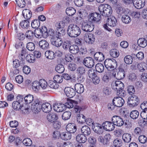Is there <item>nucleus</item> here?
Here are the masks:
<instances>
[{"instance_id":"8","label":"nucleus","mask_w":147,"mask_h":147,"mask_svg":"<svg viewBox=\"0 0 147 147\" xmlns=\"http://www.w3.org/2000/svg\"><path fill=\"white\" fill-rule=\"evenodd\" d=\"M119 96L114 97L113 100V103H114L116 107H122L124 103V100L120 96Z\"/></svg>"},{"instance_id":"21","label":"nucleus","mask_w":147,"mask_h":147,"mask_svg":"<svg viewBox=\"0 0 147 147\" xmlns=\"http://www.w3.org/2000/svg\"><path fill=\"white\" fill-rule=\"evenodd\" d=\"M107 22L108 26L114 27L116 25L117 20L115 17L113 16L111 17L110 18H108Z\"/></svg>"},{"instance_id":"29","label":"nucleus","mask_w":147,"mask_h":147,"mask_svg":"<svg viewBox=\"0 0 147 147\" xmlns=\"http://www.w3.org/2000/svg\"><path fill=\"white\" fill-rule=\"evenodd\" d=\"M69 50L71 53L76 54L78 53L79 49L78 46L77 45H73L69 47Z\"/></svg>"},{"instance_id":"17","label":"nucleus","mask_w":147,"mask_h":147,"mask_svg":"<svg viewBox=\"0 0 147 147\" xmlns=\"http://www.w3.org/2000/svg\"><path fill=\"white\" fill-rule=\"evenodd\" d=\"M39 46L40 48L42 50L46 51L49 48V44L46 40H42L39 42Z\"/></svg>"},{"instance_id":"36","label":"nucleus","mask_w":147,"mask_h":147,"mask_svg":"<svg viewBox=\"0 0 147 147\" xmlns=\"http://www.w3.org/2000/svg\"><path fill=\"white\" fill-rule=\"evenodd\" d=\"M131 136L128 133L124 134L122 136V138L123 141L126 143L130 142L131 140Z\"/></svg>"},{"instance_id":"62","label":"nucleus","mask_w":147,"mask_h":147,"mask_svg":"<svg viewBox=\"0 0 147 147\" xmlns=\"http://www.w3.org/2000/svg\"><path fill=\"white\" fill-rule=\"evenodd\" d=\"M114 133L116 137H120L123 134V131L120 129H116L115 130Z\"/></svg>"},{"instance_id":"32","label":"nucleus","mask_w":147,"mask_h":147,"mask_svg":"<svg viewBox=\"0 0 147 147\" xmlns=\"http://www.w3.org/2000/svg\"><path fill=\"white\" fill-rule=\"evenodd\" d=\"M24 100L26 104H30L31 103L32 101H34L33 96L32 95L28 94L24 98Z\"/></svg>"},{"instance_id":"42","label":"nucleus","mask_w":147,"mask_h":147,"mask_svg":"<svg viewBox=\"0 0 147 147\" xmlns=\"http://www.w3.org/2000/svg\"><path fill=\"white\" fill-rule=\"evenodd\" d=\"M40 32L41 33L42 36L44 38H47L48 36L47 30V28L43 26L40 30Z\"/></svg>"},{"instance_id":"5","label":"nucleus","mask_w":147,"mask_h":147,"mask_svg":"<svg viewBox=\"0 0 147 147\" xmlns=\"http://www.w3.org/2000/svg\"><path fill=\"white\" fill-rule=\"evenodd\" d=\"M61 34L59 32H57L56 35L52 36L51 41V44L57 47H59L62 45L63 41L61 38H60Z\"/></svg>"},{"instance_id":"23","label":"nucleus","mask_w":147,"mask_h":147,"mask_svg":"<svg viewBox=\"0 0 147 147\" xmlns=\"http://www.w3.org/2000/svg\"><path fill=\"white\" fill-rule=\"evenodd\" d=\"M137 67L138 70L140 72H143L147 70V65L144 62L138 63Z\"/></svg>"},{"instance_id":"12","label":"nucleus","mask_w":147,"mask_h":147,"mask_svg":"<svg viewBox=\"0 0 147 147\" xmlns=\"http://www.w3.org/2000/svg\"><path fill=\"white\" fill-rule=\"evenodd\" d=\"M102 125L104 129L107 131H112L115 128L114 123L109 121H106L103 123Z\"/></svg>"},{"instance_id":"44","label":"nucleus","mask_w":147,"mask_h":147,"mask_svg":"<svg viewBox=\"0 0 147 147\" xmlns=\"http://www.w3.org/2000/svg\"><path fill=\"white\" fill-rule=\"evenodd\" d=\"M40 87L43 89H45L48 86V84L47 81L44 79H40L39 81Z\"/></svg>"},{"instance_id":"60","label":"nucleus","mask_w":147,"mask_h":147,"mask_svg":"<svg viewBox=\"0 0 147 147\" xmlns=\"http://www.w3.org/2000/svg\"><path fill=\"white\" fill-rule=\"evenodd\" d=\"M26 54L27 52H26V50L24 49H22L21 51V54L19 55V59L20 60L23 61L24 60Z\"/></svg>"},{"instance_id":"27","label":"nucleus","mask_w":147,"mask_h":147,"mask_svg":"<svg viewBox=\"0 0 147 147\" xmlns=\"http://www.w3.org/2000/svg\"><path fill=\"white\" fill-rule=\"evenodd\" d=\"M76 140L80 143H84L87 140V138L84 135L79 134L76 136Z\"/></svg>"},{"instance_id":"34","label":"nucleus","mask_w":147,"mask_h":147,"mask_svg":"<svg viewBox=\"0 0 147 147\" xmlns=\"http://www.w3.org/2000/svg\"><path fill=\"white\" fill-rule=\"evenodd\" d=\"M59 116H60L54 113H49L46 115L47 119H58Z\"/></svg>"},{"instance_id":"48","label":"nucleus","mask_w":147,"mask_h":147,"mask_svg":"<svg viewBox=\"0 0 147 147\" xmlns=\"http://www.w3.org/2000/svg\"><path fill=\"white\" fill-rule=\"evenodd\" d=\"M56 71L58 73H62L65 70V68L62 65L58 64L55 68Z\"/></svg>"},{"instance_id":"30","label":"nucleus","mask_w":147,"mask_h":147,"mask_svg":"<svg viewBox=\"0 0 147 147\" xmlns=\"http://www.w3.org/2000/svg\"><path fill=\"white\" fill-rule=\"evenodd\" d=\"M60 137L63 140H68L71 138V136L70 133L67 131L62 133L60 135Z\"/></svg>"},{"instance_id":"11","label":"nucleus","mask_w":147,"mask_h":147,"mask_svg":"<svg viewBox=\"0 0 147 147\" xmlns=\"http://www.w3.org/2000/svg\"><path fill=\"white\" fill-rule=\"evenodd\" d=\"M53 108L54 111L57 112H62L66 110L64 104L60 103H55Z\"/></svg>"},{"instance_id":"56","label":"nucleus","mask_w":147,"mask_h":147,"mask_svg":"<svg viewBox=\"0 0 147 147\" xmlns=\"http://www.w3.org/2000/svg\"><path fill=\"white\" fill-rule=\"evenodd\" d=\"M16 2L18 6L20 8L24 7L26 5L24 0H16Z\"/></svg>"},{"instance_id":"61","label":"nucleus","mask_w":147,"mask_h":147,"mask_svg":"<svg viewBox=\"0 0 147 147\" xmlns=\"http://www.w3.org/2000/svg\"><path fill=\"white\" fill-rule=\"evenodd\" d=\"M22 142L24 145L26 146H30L32 143V140L28 138L24 139Z\"/></svg>"},{"instance_id":"31","label":"nucleus","mask_w":147,"mask_h":147,"mask_svg":"<svg viewBox=\"0 0 147 147\" xmlns=\"http://www.w3.org/2000/svg\"><path fill=\"white\" fill-rule=\"evenodd\" d=\"M45 55L47 58L50 59H53L55 57V53L51 51H47L45 52Z\"/></svg>"},{"instance_id":"33","label":"nucleus","mask_w":147,"mask_h":147,"mask_svg":"<svg viewBox=\"0 0 147 147\" xmlns=\"http://www.w3.org/2000/svg\"><path fill=\"white\" fill-rule=\"evenodd\" d=\"M138 43L140 47L144 48L147 45V40L144 38H141L138 41Z\"/></svg>"},{"instance_id":"41","label":"nucleus","mask_w":147,"mask_h":147,"mask_svg":"<svg viewBox=\"0 0 147 147\" xmlns=\"http://www.w3.org/2000/svg\"><path fill=\"white\" fill-rule=\"evenodd\" d=\"M75 9L72 7L67 8L66 10V13L67 15L69 16H72L76 13Z\"/></svg>"},{"instance_id":"3","label":"nucleus","mask_w":147,"mask_h":147,"mask_svg":"<svg viewBox=\"0 0 147 147\" xmlns=\"http://www.w3.org/2000/svg\"><path fill=\"white\" fill-rule=\"evenodd\" d=\"M67 33L71 37H75L79 36L81 33V30L79 26L74 24H70L68 27Z\"/></svg>"},{"instance_id":"14","label":"nucleus","mask_w":147,"mask_h":147,"mask_svg":"<svg viewBox=\"0 0 147 147\" xmlns=\"http://www.w3.org/2000/svg\"><path fill=\"white\" fill-rule=\"evenodd\" d=\"M92 129L95 132L99 134H102L104 129L102 125L97 123H94Z\"/></svg>"},{"instance_id":"28","label":"nucleus","mask_w":147,"mask_h":147,"mask_svg":"<svg viewBox=\"0 0 147 147\" xmlns=\"http://www.w3.org/2000/svg\"><path fill=\"white\" fill-rule=\"evenodd\" d=\"M145 3V0H136L135 7L138 9H141L144 6Z\"/></svg>"},{"instance_id":"53","label":"nucleus","mask_w":147,"mask_h":147,"mask_svg":"<svg viewBox=\"0 0 147 147\" xmlns=\"http://www.w3.org/2000/svg\"><path fill=\"white\" fill-rule=\"evenodd\" d=\"M50 120V122H52L53 121V126L56 129H59L61 127V123L59 121L55 120Z\"/></svg>"},{"instance_id":"57","label":"nucleus","mask_w":147,"mask_h":147,"mask_svg":"<svg viewBox=\"0 0 147 147\" xmlns=\"http://www.w3.org/2000/svg\"><path fill=\"white\" fill-rule=\"evenodd\" d=\"M71 115V113L69 111L64 112L61 117L63 119H69Z\"/></svg>"},{"instance_id":"20","label":"nucleus","mask_w":147,"mask_h":147,"mask_svg":"<svg viewBox=\"0 0 147 147\" xmlns=\"http://www.w3.org/2000/svg\"><path fill=\"white\" fill-rule=\"evenodd\" d=\"M122 117L119 116L115 115L113 117V118H112L111 119H113V118H116L117 119H127L129 117V112L127 111V110L123 111V114L122 116Z\"/></svg>"},{"instance_id":"40","label":"nucleus","mask_w":147,"mask_h":147,"mask_svg":"<svg viewBox=\"0 0 147 147\" xmlns=\"http://www.w3.org/2000/svg\"><path fill=\"white\" fill-rule=\"evenodd\" d=\"M96 71L99 73L102 72L104 70V67L103 64L100 63H97L95 66Z\"/></svg>"},{"instance_id":"49","label":"nucleus","mask_w":147,"mask_h":147,"mask_svg":"<svg viewBox=\"0 0 147 147\" xmlns=\"http://www.w3.org/2000/svg\"><path fill=\"white\" fill-rule=\"evenodd\" d=\"M40 25V22L38 20H34L31 23V26L34 28H38L39 27Z\"/></svg>"},{"instance_id":"50","label":"nucleus","mask_w":147,"mask_h":147,"mask_svg":"<svg viewBox=\"0 0 147 147\" xmlns=\"http://www.w3.org/2000/svg\"><path fill=\"white\" fill-rule=\"evenodd\" d=\"M124 60L125 63L128 64H131L133 61L132 57L129 55L125 56L124 57Z\"/></svg>"},{"instance_id":"58","label":"nucleus","mask_w":147,"mask_h":147,"mask_svg":"<svg viewBox=\"0 0 147 147\" xmlns=\"http://www.w3.org/2000/svg\"><path fill=\"white\" fill-rule=\"evenodd\" d=\"M26 48L28 50L30 51H32L35 49V45L32 42H29L27 44Z\"/></svg>"},{"instance_id":"55","label":"nucleus","mask_w":147,"mask_h":147,"mask_svg":"<svg viewBox=\"0 0 147 147\" xmlns=\"http://www.w3.org/2000/svg\"><path fill=\"white\" fill-rule=\"evenodd\" d=\"M96 71L93 69H90L88 71V74L90 78H92L96 76Z\"/></svg>"},{"instance_id":"9","label":"nucleus","mask_w":147,"mask_h":147,"mask_svg":"<svg viewBox=\"0 0 147 147\" xmlns=\"http://www.w3.org/2000/svg\"><path fill=\"white\" fill-rule=\"evenodd\" d=\"M84 40L89 45L92 44L95 41V36L91 33L86 34L84 36Z\"/></svg>"},{"instance_id":"63","label":"nucleus","mask_w":147,"mask_h":147,"mask_svg":"<svg viewBox=\"0 0 147 147\" xmlns=\"http://www.w3.org/2000/svg\"><path fill=\"white\" fill-rule=\"evenodd\" d=\"M74 59V57L72 55L69 54L65 55V59L66 61L71 62Z\"/></svg>"},{"instance_id":"24","label":"nucleus","mask_w":147,"mask_h":147,"mask_svg":"<svg viewBox=\"0 0 147 147\" xmlns=\"http://www.w3.org/2000/svg\"><path fill=\"white\" fill-rule=\"evenodd\" d=\"M95 59L98 61H101L103 60L105 57L103 54L100 52L96 53L94 55Z\"/></svg>"},{"instance_id":"16","label":"nucleus","mask_w":147,"mask_h":147,"mask_svg":"<svg viewBox=\"0 0 147 147\" xmlns=\"http://www.w3.org/2000/svg\"><path fill=\"white\" fill-rule=\"evenodd\" d=\"M110 138V135L107 134L105 135L104 137L99 136L98 138V141L105 145L109 144Z\"/></svg>"},{"instance_id":"64","label":"nucleus","mask_w":147,"mask_h":147,"mask_svg":"<svg viewBox=\"0 0 147 147\" xmlns=\"http://www.w3.org/2000/svg\"><path fill=\"white\" fill-rule=\"evenodd\" d=\"M122 143L121 140L116 139L113 142V144L118 147H120L122 145Z\"/></svg>"},{"instance_id":"45","label":"nucleus","mask_w":147,"mask_h":147,"mask_svg":"<svg viewBox=\"0 0 147 147\" xmlns=\"http://www.w3.org/2000/svg\"><path fill=\"white\" fill-rule=\"evenodd\" d=\"M32 88L35 91H38L40 89L39 82L37 81H34L32 85Z\"/></svg>"},{"instance_id":"4","label":"nucleus","mask_w":147,"mask_h":147,"mask_svg":"<svg viewBox=\"0 0 147 147\" xmlns=\"http://www.w3.org/2000/svg\"><path fill=\"white\" fill-rule=\"evenodd\" d=\"M104 65L108 71L114 70L117 65V63L115 60H112L111 59H107L104 62Z\"/></svg>"},{"instance_id":"52","label":"nucleus","mask_w":147,"mask_h":147,"mask_svg":"<svg viewBox=\"0 0 147 147\" xmlns=\"http://www.w3.org/2000/svg\"><path fill=\"white\" fill-rule=\"evenodd\" d=\"M122 20L123 22L125 24H128L131 21V19L128 15H124L122 16Z\"/></svg>"},{"instance_id":"47","label":"nucleus","mask_w":147,"mask_h":147,"mask_svg":"<svg viewBox=\"0 0 147 147\" xmlns=\"http://www.w3.org/2000/svg\"><path fill=\"white\" fill-rule=\"evenodd\" d=\"M74 102V101L72 100H67V102L64 104L66 109L67 108L69 109L73 108L74 106L73 103Z\"/></svg>"},{"instance_id":"18","label":"nucleus","mask_w":147,"mask_h":147,"mask_svg":"<svg viewBox=\"0 0 147 147\" xmlns=\"http://www.w3.org/2000/svg\"><path fill=\"white\" fill-rule=\"evenodd\" d=\"M42 109L43 111L45 113H49L52 109L51 105L48 102H45L41 105Z\"/></svg>"},{"instance_id":"25","label":"nucleus","mask_w":147,"mask_h":147,"mask_svg":"<svg viewBox=\"0 0 147 147\" xmlns=\"http://www.w3.org/2000/svg\"><path fill=\"white\" fill-rule=\"evenodd\" d=\"M75 89L77 92L79 94L83 93L84 90L83 85L80 83H77L75 84Z\"/></svg>"},{"instance_id":"26","label":"nucleus","mask_w":147,"mask_h":147,"mask_svg":"<svg viewBox=\"0 0 147 147\" xmlns=\"http://www.w3.org/2000/svg\"><path fill=\"white\" fill-rule=\"evenodd\" d=\"M81 132L83 135L88 136L91 133V130L90 128L86 125L83 126L81 129Z\"/></svg>"},{"instance_id":"6","label":"nucleus","mask_w":147,"mask_h":147,"mask_svg":"<svg viewBox=\"0 0 147 147\" xmlns=\"http://www.w3.org/2000/svg\"><path fill=\"white\" fill-rule=\"evenodd\" d=\"M41 105L38 99H35L31 106L32 110L35 113H38L41 110Z\"/></svg>"},{"instance_id":"35","label":"nucleus","mask_w":147,"mask_h":147,"mask_svg":"<svg viewBox=\"0 0 147 147\" xmlns=\"http://www.w3.org/2000/svg\"><path fill=\"white\" fill-rule=\"evenodd\" d=\"M111 74L107 72L103 76L102 80L104 82L108 83L111 80Z\"/></svg>"},{"instance_id":"39","label":"nucleus","mask_w":147,"mask_h":147,"mask_svg":"<svg viewBox=\"0 0 147 147\" xmlns=\"http://www.w3.org/2000/svg\"><path fill=\"white\" fill-rule=\"evenodd\" d=\"M12 107L13 109L16 110H20L22 109L23 107H22L21 104L20 102L17 101H14L12 104Z\"/></svg>"},{"instance_id":"2","label":"nucleus","mask_w":147,"mask_h":147,"mask_svg":"<svg viewBox=\"0 0 147 147\" xmlns=\"http://www.w3.org/2000/svg\"><path fill=\"white\" fill-rule=\"evenodd\" d=\"M112 88L116 92L117 95L124 97L126 95L125 92L123 89L124 85L123 83L119 80L113 81L111 84Z\"/></svg>"},{"instance_id":"10","label":"nucleus","mask_w":147,"mask_h":147,"mask_svg":"<svg viewBox=\"0 0 147 147\" xmlns=\"http://www.w3.org/2000/svg\"><path fill=\"white\" fill-rule=\"evenodd\" d=\"M94 28V26L88 22H83L82 24V29L86 32H90L92 31Z\"/></svg>"},{"instance_id":"59","label":"nucleus","mask_w":147,"mask_h":147,"mask_svg":"<svg viewBox=\"0 0 147 147\" xmlns=\"http://www.w3.org/2000/svg\"><path fill=\"white\" fill-rule=\"evenodd\" d=\"M49 86L52 88L57 89L59 87V85L55 82L53 81L50 80L49 83Z\"/></svg>"},{"instance_id":"38","label":"nucleus","mask_w":147,"mask_h":147,"mask_svg":"<svg viewBox=\"0 0 147 147\" xmlns=\"http://www.w3.org/2000/svg\"><path fill=\"white\" fill-rule=\"evenodd\" d=\"M21 27L24 29H27L30 26V22L28 20H22L20 22Z\"/></svg>"},{"instance_id":"19","label":"nucleus","mask_w":147,"mask_h":147,"mask_svg":"<svg viewBox=\"0 0 147 147\" xmlns=\"http://www.w3.org/2000/svg\"><path fill=\"white\" fill-rule=\"evenodd\" d=\"M66 129L67 132L71 133H73L76 131L77 130L76 127L74 123L68 124L66 126Z\"/></svg>"},{"instance_id":"15","label":"nucleus","mask_w":147,"mask_h":147,"mask_svg":"<svg viewBox=\"0 0 147 147\" xmlns=\"http://www.w3.org/2000/svg\"><path fill=\"white\" fill-rule=\"evenodd\" d=\"M64 92L67 96L69 98H73L76 94V92L74 89L70 87L65 88Z\"/></svg>"},{"instance_id":"43","label":"nucleus","mask_w":147,"mask_h":147,"mask_svg":"<svg viewBox=\"0 0 147 147\" xmlns=\"http://www.w3.org/2000/svg\"><path fill=\"white\" fill-rule=\"evenodd\" d=\"M110 55L113 58H116L119 55V51L115 49H113L110 51Z\"/></svg>"},{"instance_id":"37","label":"nucleus","mask_w":147,"mask_h":147,"mask_svg":"<svg viewBox=\"0 0 147 147\" xmlns=\"http://www.w3.org/2000/svg\"><path fill=\"white\" fill-rule=\"evenodd\" d=\"M26 38L29 40V41H32L33 38L34 33L31 30H27L25 33Z\"/></svg>"},{"instance_id":"7","label":"nucleus","mask_w":147,"mask_h":147,"mask_svg":"<svg viewBox=\"0 0 147 147\" xmlns=\"http://www.w3.org/2000/svg\"><path fill=\"white\" fill-rule=\"evenodd\" d=\"M139 102L140 99L138 97L136 96L133 95L128 98L127 103L129 106L134 107L137 105Z\"/></svg>"},{"instance_id":"51","label":"nucleus","mask_w":147,"mask_h":147,"mask_svg":"<svg viewBox=\"0 0 147 147\" xmlns=\"http://www.w3.org/2000/svg\"><path fill=\"white\" fill-rule=\"evenodd\" d=\"M139 115V112L137 110L132 111L130 114V116L131 118L133 119H137Z\"/></svg>"},{"instance_id":"46","label":"nucleus","mask_w":147,"mask_h":147,"mask_svg":"<svg viewBox=\"0 0 147 147\" xmlns=\"http://www.w3.org/2000/svg\"><path fill=\"white\" fill-rule=\"evenodd\" d=\"M26 59L28 62L33 63L35 61V57L33 54H29L26 56Z\"/></svg>"},{"instance_id":"1","label":"nucleus","mask_w":147,"mask_h":147,"mask_svg":"<svg viewBox=\"0 0 147 147\" xmlns=\"http://www.w3.org/2000/svg\"><path fill=\"white\" fill-rule=\"evenodd\" d=\"M98 10L100 14L96 12L90 13L88 17V21L91 22H97L101 20V15L108 17L112 13V9L111 7L107 4H102L98 7Z\"/></svg>"},{"instance_id":"13","label":"nucleus","mask_w":147,"mask_h":147,"mask_svg":"<svg viewBox=\"0 0 147 147\" xmlns=\"http://www.w3.org/2000/svg\"><path fill=\"white\" fill-rule=\"evenodd\" d=\"M83 63L86 66L90 68L92 67L94 65V60L90 57L85 58L83 61Z\"/></svg>"},{"instance_id":"54","label":"nucleus","mask_w":147,"mask_h":147,"mask_svg":"<svg viewBox=\"0 0 147 147\" xmlns=\"http://www.w3.org/2000/svg\"><path fill=\"white\" fill-rule=\"evenodd\" d=\"M53 79L55 82L57 83H61L63 80V77L58 75H55Z\"/></svg>"},{"instance_id":"22","label":"nucleus","mask_w":147,"mask_h":147,"mask_svg":"<svg viewBox=\"0 0 147 147\" xmlns=\"http://www.w3.org/2000/svg\"><path fill=\"white\" fill-rule=\"evenodd\" d=\"M22 14L24 18L28 20L31 18L32 13L30 9H26L23 11Z\"/></svg>"}]
</instances>
